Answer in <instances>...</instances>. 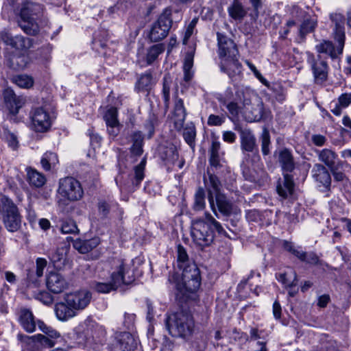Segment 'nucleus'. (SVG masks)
Returning a JSON list of instances; mask_svg holds the SVG:
<instances>
[{
	"mask_svg": "<svg viewBox=\"0 0 351 351\" xmlns=\"http://www.w3.org/2000/svg\"><path fill=\"white\" fill-rule=\"evenodd\" d=\"M317 26V21L314 19H306L304 20V22L300 25V34L302 38L310 33L314 31L315 27Z\"/></svg>",
	"mask_w": 351,
	"mask_h": 351,
	"instance_id": "50",
	"label": "nucleus"
},
{
	"mask_svg": "<svg viewBox=\"0 0 351 351\" xmlns=\"http://www.w3.org/2000/svg\"><path fill=\"white\" fill-rule=\"evenodd\" d=\"M14 82L19 87L29 88L33 85V80L26 75H19L13 78Z\"/></svg>",
	"mask_w": 351,
	"mask_h": 351,
	"instance_id": "53",
	"label": "nucleus"
},
{
	"mask_svg": "<svg viewBox=\"0 0 351 351\" xmlns=\"http://www.w3.org/2000/svg\"><path fill=\"white\" fill-rule=\"evenodd\" d=\"M58 192L62 197L70 202L77 201L84 195L80 182L73 177L60 179Z\"/></svg>",
	"mask_w": 351,
	"mask_h": 351,
	"instance_id": "7",
	"label": "nucleus"
},
{
	"mask_svg": "<svg viewBox=\"0 0 351 351\" xmlns=\"http://www.w3.org/2000/svg\"><path fill=\"white\" fill-rule=\"evenodd\" d=\"M145 167V160L143 159L134 168L136 184H138L144 178V169Z\"/></svg>",
	"mask_w": 351,
	"mask_h": 351,
	"instance_id": "58",
	"label": "nucleus"
},
{
	"mask_svg": "<svg viewBox=\"0 0 351 351\" xmlns=\"http://www.w3.org/2000/svg\"><path fill=\"white\" fill-rule=\"evenodd\" d=\"M165 50L163 44H157L152 46L148 50L146 56V61L148 64L154 62L158 56Z\"/></svg>",
	"mask_w": 351,
	"mask_h": 351,
	"instance_id": "45",
	"label": "nucleus"
},
{
	"mask_svg": "<svg viewBox=\"0 0 351 351\" xmlns=\"http://www.w3.org/2000/svg\"><path fill=\"white\" fill-rule=\"evenodd\" d=\"M319 259L317 255L314 252H306V260H304L303 262H306V263L311 265H317L319 263Z\"/></svg>",
	"mask_w": 351,
	"mask_h": 351,
	"instance_id": "63",
	"label": "nucleus"
},
{
	"mask_svg": "<svg viewBox=\"0 0 351 351\" xmlns=\"http://www.w3.org/2000/svg\"><path fill=\"white\" fill-rule=\"evenodd\" d=\"M278 161L282 169L285 171L291 172L295 169V162L292 154L286 148L279 152Z\"/></svg>",
	"mask_w": 351,
	"mask_h": 351,
	"instance_id": "33",
	"label": "nucleus"
},
{
	"mask_svg": "<svg viewBox=\"0 0 351 351\" xmlns=\"http://www.w3.org/2000/svg\"><path fill=\"white\" fill-rule=\"evenodd\" d=\"M339 104L342 108H346L351 104V93L342 94L339 97Z\"/></svg>",
	"mask_w": 351,
	"mask_h": 351,
	"instance_id": "61",
	"label": "nucleus"
},
{
	"mask_svg": "<svg viewBox=\"0 0 351 351\" xmlns=\"http://www.w3.org/2000/svg\"><path fill=\"white\" fill-rule=\"evenodd\" d=\"M153 85V78L150 73L143 74L136 84L138 92H148Z\"/></svg>",
	"mask_w": 351,
	"mask_h": 351,
	"instance_id": "39",
	"label": "nucleus"
},
{
	"mask_svg": "<svg viewBox=\"0 0 351 351\" xmlns=\"http://www.w3.org/2000/svg\"><path fill=\"white\" fill-rule=\"evenodd\" d=\"M191 236L195 243L202 247L209 245L214 240L213 231L209 229L208 225L203 220H197L194 223Z\"/></svg>",
	"mask_w": 351,
	"mask_h": 351,
	"instance_id": "9",
	"label": "nucleus"
},
{
	"mask_svg": "<svg viewBox=\"0 0 351 351\" xmlns=\"http://www.w3.org/2000/svg\"><path fill=\"white\" fill-rule=\"evenodd\" d=\"M171 25V12L165 10L152 26L149 34L151 41L158 42L166 38Z\"/></svg>",
	"mask_w": 351,
	"mask_h": 351,
	"instance_id": "8",
	"label": "nucleus"
},
{
	"mask_svg": "<svg viewBox=\"0 0 351 351\" xmlns=\"http://www.w3.org/2000/svg\"><path fill=\"white\" fill-rule=\"evenodd\" d=\"M219 101L226 106L231 115L237 117L240 112L242 113L243 98L241 100L239 99L236 95L234 96L232 95L230 90H227L225 97Z\"/></svg>",
	"mask_w": 351,
	"mask_h": 351,
	"instance_id": "24",
	"label": "nucleus"
},
{
	"mask_svg": "<svg viewBox=\"0 0 351 351\" xmlns=\"http://www.w3.org/2000/svg\"><path fill=\"white\" fill-rule=\"evenodd\" d=\"M61 232L63 234H77L79 229L77 228L75 221L69 219L62 222Z\"/></svg>",
	"mask_w": 351,
	"mask_h": 351,
	"instance_id": "51",
	"label": "nucleus"
},
{
	"mask_svg": "<svg viewBox=\"0 0 351 351\" xmlns=\"http://www.w3.org/2000/svg\"><path fill=\"white\" fill-rule=\"evenodd\" d=\"M186 113L182 99L176 98L173 117H171L174 127L177 130L183 128L182 136L186 143L192 148L195 146L196 130L193 123H188L183 128Z\"/></svg>",
	"mask_w": 351,
	"mask_h": 351,
	"instance_id": "4",
	"label": "nucleus"
},
{
	"mask_svg": "<svg viewBox=\"0 0 351 351\" xmlns=\"http://www.w3.org/2000/svg\"><path fill=\"white\" fill-rule=\"evenodd\" d=\"M217 40L219 47V57L220 60L229 57L237 56L239 51L235 43L232 40L228 38L226 36L217 33Z\"/></svg>",
	"mask_w": 351,
	"mask_h": 351,
	"instance_id": "16",
	"label": "nucleus"
},
{
	"mask_svg": "<svg viewBox=\"0 0 351 351\" xmlns=\"http://www.w3.org/2000/svg\"><path fill=\"white\" fill-rule=\"evenodd\" d=\"M47 266V261L38 258L36 266L27 269V280L29 282L36 283L37 280L43 275V271Z\"/></svg>",
	"mask_w": 351,
	"mask_h": 351,
	"instance_id": "28",
	"label": "nucleus"
},
{
	"mask_svg": "<svg viewBox=\"0 0 351 351\" xmlns=\"http://www.w3.org/2000/svg\"><path fill=\"white\" fill-rule=\"evenodd\" d=\"M214 200L215 208L223 216L229 217L236 213V207L223 193H217L214 196Z\"/></svg>",
	"mask_w": 351,
	"mask_h": 351,
	"instance_id": "25",
	"label": "nucleus"
},
{
	"mask_svg": "<svg viewBox=\"0 0 351 351\" xmlns=\"http://www.w3.org/2000/svg\"><path fill=\"white\" fill-rule=\"evenodd\" d=\"M5 228L11 232H16L21 228V215L20 213L2 218Z\"/></svg>",
	"mask_w": 351,
	"mask_h": 351,
	"instance_id": "38",
	"label": "nucleus"
},
{
	"mask_svg": "<svg viewBox=\"0 0 351 351\" xmlns=\"http://www.w3.org/2000/svg\"><path fill=\"white\" fill-rule=\"evenodd\" d=\"M84 325L86 326V329L84 330L85 336H93V329L96 326L95 324L90 319H86L84 322Z\"/></svg>",
	"mask_w": 351,
	"mask_h": 351,
	"instance_id": "62",
	"label": "nucleus"
},
{
	"mask_svg": "<svg viewBox=\"0 0 351 351\" xmlns=\"http://www.w3.org/2000/svg\"><path fill=\"white\" fill-rule=\"evenodd\" d=\"M308 62L311 66L315 83L322 84L324 82L327 80L328 73L326 61L322 59L319 54L317 58L313 55L309 56Z\"/></svg>",
	"mask_w": 351,
	"mask_h": 351,
	"instance_id": "14",
	"label": "nucleus"
},
{
	"mask_svg": "<svg viewBox=\"0 0 351 351\" xmlns=\"http://www.w3.org/2000/svg\"><path fill=\"white\" fill-rule=\"evenodd\" d=\"M19 210L13 201L6 196L0 198V215L1 218L19 214Z\"/></svg>",
	"mask_w": 351,
	"mask_h": 351,
	"instance_id": "29",
	"label": "nucleus"
},
{
	"mask_svg": "<svg viewBox=\"0 0 351 351\" xmlns=\"http://www.w3.org/2000/svg\"><path fill=\"white\" fill-rule=\"evenodd\" d=\"M225 120L226 116L223 114L221 115L212 114L208 118L207 124L209 126H220L225 122Z\"/></svg>",
	"mask_w": 351,
	"mask_h": 351,
	"instance_id": "57",
	"label": "nucleus"
},
{
	"mask_svg": "<svg viewBox=\"0 0 351 351\" xmlns=\"http://www.w3.org/2000/svg\"><path fill=\"white\" fill-rule=\"evenodd\" d=\"M330 20L335 23V28L333 35H336L337 38L341 39H346L344 31V16L340 13H332L330 15Z\"/></svg>",
	"mask_w": 351,
	"mask_h": 351,
	"instance_id": "35",
	"label": "nucleus"
},
{
	"mask_svg": "<svg viewBox=\"0 0 351 351\" xmlns=\"http://www.w3.org/2000/svg\"><path fill=\"white\" fill-rule=\"evenodd\" d=\"M205 221L208 225L209 229L215 230L219 234L228 237L227 232L221 224L217 221L209 213H205Z\"/></svg>",
	"mask_w": 351,
	"mask_h": 351,
	"instance_id": "43",
	"label": "nucleus"
},
{
	"mask_svg": "<svg viewBox=\"0 0 351 351\" xmlns=\"http://www.w3.org/2000/svg\"><path fill=\"white\" fill-rule=\"evenodd\" d=\"M228 13L235 20H241L246 15V12L243 5L237 1L228 8Z\"/></svg>",
	"mask_w": 351,
	"mask_h": 351,
	"instance_id": "44",
	"label": "nucleus"
},
{
	"mask_svg": "<svg viewBox=\"0 0 351 351\" xmlns=\"http://www.w3.org/2000/svg\"><path fill=\"white\" fill-rule=\"evenodd\" d=\"M42 8L40 5L27 2L21 10V20L19 25L27 34L36 35L39 32V26L35 21L34 16L38 14Z\"/></svg>",
	"mask_w": 351,
	"mask_h": 351,
	"instance_id": "5",
	"label": "nucleus"
},
{
	"mask_svg": "<svg viewBox=\"0 0 351 351\" xmlns=\"http://www.w3.org/2000/svg\"><path fill=\"white\" fill-rule=\"evenodd\" d=\"M160 157L168 169L177 165L182 169L184 165V160L179 159V154L175 145L169 143L167 145H161L159 149Z\"/></svg>",
	"mask_w": 351,
	"mask_h": 351,
	"instance_id": "12",
	"label": "nucleus"
},
{
	"mask_svg": "<svg viewBox=\"0 0 351 351\" xmlns=\"http://www.w3.org/2000/svg\"><path fill=\"white\" fill-rule=\"evenodd\" d=\"M26 63L23 56H14L10 60L9 66L14 70L23 69Z\"/></svg>",
	"mask_w": 351,
	"mask_h": 351,
	"instance_id": "55",
	"label": "nucleus"
},
{
	"mask_svg": "<svg viewBox=\"0 0 351 351\" xmlns=\"http://www.w3.org/2000/svg\"><path fill=\"white\" fill-rule=\"evenodd\" d=\"M311 175L315 182L319 186L330 190L331 185V176L326 167L321 163H315L312 169Z\"/></svg>",
	"mask_w": 351,
	"mask_h": 351,
	"instance_id": "20",
	"label": "nucleus"
},
{
	"mask_svg": "<svg viewBox=\"0 0 351 351\" xmlns=\"http://www.w3.org/2000/svg\"><path fill=\"white\" fill-rule=\"evenodd\" d=\"M36 342L39 343L42 346L45 348L53 347L56 343L45 335L38 334L35 335Z\"/></svg>",
	"mask_w": 351,
	"mask_h": 351,
	"instance_id": "56",
	"label": "nucleus"
},
{
	"mask_svg": "<svg viewBox=\"0 0 351 351\" xmlns=\"http://www.w3.org/2000/svg\"><path fill=\"white\" fill-rule=\"evenodd\" d=\"M100 243L97 237L88 240H75L73 243V247L82 254H86L95 248Z\"/></svg>",
	"mask_w": 351,
	"mask_h": 351,
	"instance_id": "34",
	"label": "nucleus"
},
{
	"mask_svg": "<svg viewBox=\"0 0 351 351\" xmlns=\"http://www.w3.org/2000/svg\"><path fill=\"white\" fill-rule=\"evenodd\" d=\"M316 153L319 160L323 162L329 169L337 164L335 160L337 158V154L333 150L323 149L322 150H317Z\"/></svg>",
	"mask_w": 351,
	"mask_h": 351,
	"instance_id": "36",
	"label": "nucleus"
},
{
	"mask_svg": "<svg viewBox=\"0 0 351 351\" xmlns=\"http://www.w3.org/2000/svg\"><path fill=\"white\" fill-rule=\"evenodd\" d=\"M46 285L47 289L53 293H60L69 287L64 277L56 271H50L47 274Z\"/></svg>",
	"mask_w": 351,
	"mask_h": 351,
	"instance_id": "21",
	"label": "nucleus"
},
{
	"mask_svg": "<svg viewBox=\"0 0 351 351\" xmlns=\"http://www.w3.org/2000/svg\"><path fill=\"white\" fill-rule=\"evenodd\" d=\"M134 280V271L130 264L125 263L123 260H118L117 271L112 273L110 281L95 282L93 288L98 293H108L117 290L121 285H130Z\"/></svg>",
	"mask_w": 351,
	"mask_h": 351,
	"instance_id": "2",
	"label": "nucleus"
},
{
	"mask_svg": "<svg viewBox=\"0 0 351 351\" xmlns=\"http://www.w3.org/2000/svg\"><path fill=\"white\" fill-rule=\"evenodd\" d=\"M3 135L8 141L9 146H10L12 149H16L18 145V141L15 134L5 130L3 132Z\"/></svg>",
	"mask_w": 351,
	"mask_h": 351,
	"instance_id": "59",
	"label": "nucleus"
},
{
	"mask_svg": "<svg viewBox=\"0 0 351 351\" xmlns=\"http://www.w3.org/2000/svg\"><path fill=\"white\" fill-rule=\"evenodd\" d=\"M3 99L5 108L12 114H16L23 106L25 100L21 96L16 95L12 89L8 88L3 92Z\"/></svg>",
	"mask_w": 351,
	"mask_h": 351,
	"instance_id": "18",
	"label": "nucleus"
},
{
	"mask_svg": "<svg viewBox=\"0 0 351 351\" xmlns=\"http://www.w3.org/2000/svg\"><path fill=\"white\" fill-rule=\"evenodd\" d=\"M205 207V193L202 188H199L195 195L193 208L195 210H201Z\"/></svg>",
	"mask_w": 351,
	"mask_h": 351,
	"instance_id": "52",
	"label": "nucleus"
},
{
	"mask_svg": "<svg viewBox=\"0 0 351 351\" xmlns=\"http://www.w3.org/2000/svg\"><path fill=\"white\" fill-rule=\"evenodd\" d=\"M171 78L169 74L165 75L163 78L162 97L165 101V108L167 110L169 108L170 100V86Z\"/></svg>",
	"mask_w": 351,
	"mask_h": 351,
	"instance_id": "47",
	"label": "nucleus"
},
{
	"mask_svg": "<svg viewBox=\"0 0 351 351\" xmlns=\"http://www.w3.org/2000/svg\"><path fill=\"white\" fill-rule=\"evenodd\" d=\"M193 53H187L184 62V80L185 82H190L193 77V72L191 69L193 65Z\"/></svg>",
	"mask_w": 351,
	"mask_h": 351,
	"instance_id": "40",
	"label": "nucleus"
},
{
	"mask_svg": "<svg viewBox=\"0 0 351 351\" xmlns=\"http://www.w3.org/2000/svg\"><path fill=\"white\" fill-rule=\"evenodd\" d=\"M178 267L182 270V285L176 284V288L182 292L186 290L194 292L201 285L200 272L197 266L189 259L188 254L183 246H178Z\"/></svg>",
	"mask_w": 351,
	"mask_h": 351,
	"instance_id": "1",
	"label": "nucleus"
},
{
	"mask_svg": "<svg viewBox=\"0 0 351 351\" xmlns=\"http://www.w3.org/2000/svg\"><path fill=\"white\" fill-rule=\"evenodd\" d=\"M165 324L171 336L184 339L192 335L195 327L193 316L186 311H180L169 315Z\"/></svg>",
	"mask_w": 351,
	"mask_h": 351,
	"instance_id": "3",
	"label": "nucleus"
},
{
	"mask_svg": "<svg viewBox=\"0 0 351 351\" xmlns=\"http://www.w3.org/2000/svg\"><path fill=\"white\" fill-rule=\"evenodd\" d=\"M1 38L5 45L10 46L17 51H27L33 46L32 38L21 35L13 36L4 32L1 33Z\"/></svg>",
	"mask_w": 351,
	"mask_h": 351,
	"instance_id": "13",
	"label": "nucleus"
},
{
	"mask_svg": "<svg viewBox=\"0 0 351 351\" xmlns=\"http://www.w3.org/2000/svg\"><path fill=\"white\" fill-rule=\"evenodd\" d=\"M31 119L34 130L38 132L47 131L51 125L49 114L43 108H34L31 112Z\"/></svg>",
	"mask_w": 351,
	"mask_h": 351,
	"instance_id": "15",
	"label": "nucleus"
},
{
	"mask_svg": "<svg viewBox=\"0 0 351 351\" xmlns=\"http://www.w3.org/2000/svg\"><path fill=\"white\" fill-rule=\"evenodd\" d=\"M54 310L57 318L60 321H66L74 317L77 314L73 308L67 304L64 296L63 298V301L56 304Z\"/></svg>",
	"mask_w": 351,
	"mask_h": 351,
	"instance_id": "27",
	"label": "nucleus"
},
{
	"mask_svg": "<svg viewBox=\"0 0 351 351\" xmlns=\"http://www.w3.org/2000/svg\"><path fill=\"white\" fill-rule=\"evenodd\" d=\"M276 189L278 195L283 198H287L289 195H292L294 189L292 176L285 174L283 180L278 182Z\"/></svg>",
	"mask_w": 351,
	"mask_h": 351,
	"instance_id": "31",
	"label": "nucleus"
},
{
	"mask_svg": "<svg viewBox=\"0 0 351 351\" xmlns=\"http://www.w3.org/2000/svg\"><path fill=\"white\" fill-rule=\"evenodd\" d=\"M19 322L27 332H32L35 330L36 323L30 311L25 308L21 309L19 315Z\"/></svg>",
	"mask_w": 351,
	"mask_h": 351,
	"instance_id": "32",
	"label": "nucleus"
},
{
	"mask_svg": "<svg viewBox=\"0 0 351 351\" xmlns=\"http://www.w3.org/2000/svg\"><path fill=\"white\" fill-rule=\"evenodd\" d=\"M334 39L338 43L336 47L331 41L324 40L319 44L316 45L315 49L319 53H326L332 59L337 58L343 53L345 39L341 40L337 38L336 35H334Z\"/></svg>",
	"mask_w": 351,
	"mask_h": 351,
	"instance_id": "17",
	"label": "nucleus"
},
{
	"mask_svg": "<svg viewBox=\"0 0 351 351\" xmlns=\"http://www.w3.org/2000/svg\"><path fill=\"white\" fill-rule=\"evenodd\" d=\"M261 149L262 152L264 155H268L269 154V144H270V135L267 128H263L261 136Z\"/></svg>",
	"mask_w": 351,
	"mask_h": 351,
	"instance_id": "54",
	"label": "nucleus"
},
{
	"mask_svg": "<svg viewBox=\"0 0 351 351\" xmlns=\"http://www.w3.org/2000/svg\"><path fill=\"white\" fill-rule=\"evenodd\" d=\"M223 183L225 187L229 191L234 193L238 192L237 187L236 186V176L234 173H231L230 170H227V173L225 176Z\"/></svg>",
	"mask_w": 351,
	"mask_h": 351,
	"instance_id": "49",
	"label": "nucleus"
},
{
	"mask_svg": "<svg viewBox=\"0 0 351 351\" xmlns=\"http://www.w3.org/2000/svg\"><path fill=\"white\" fill-rule=\"evenodd\" d=\"M25 171L26 180L30 186L36 189H40L46 184V176L36 169L27 167L25 169Z\"/></svg>",
	"mask_w": 351,
	"mask_h": 351,
	"instance_id": "26",
	"label": "nucleus"
},
{
	"mask_svg": "<svg viewBox=\"0 0 351 351\" xmlns=\"http://www.w3.org/2000/svg\"><path fill=\"white\" fill-rule=\"evenodd\" d=\"M38 328L40 330L50 339H53L55 343H57V340L61 337L60 333L53 328L47 326L42 322H39Z\"/></svg>",
	"mask_w": 351,
	"mask_h": 351,
	"instance_id": "48",
	"label": "nucleus"
},
{
	"mask_svg": "<svg viewBox=\"0 0 351 351\" xmlns=\"http://www.w3.org/2000/svg\"><path fill=\"white\" fill-rule=\"evenodd\" d=\"M343 167V163L341 161H339L336 165L330 168V171L334 178V180L337 182H343L348 180Z\"/></svg>",
	"mask_w": 351,
	"mask_h": 351,
	"instance_id": "46",
	"label": "nucleus"
},
{
	"mask_svg": "<svg viewBox=\"0 0 351 351\" xmlns=\"http://www.w3.org/2000/svg\"><path fill=\"white\" fill-rule=\"evenodd\" d=\"M221 71L226 73L230 78L240 76L242 73V66L237 56L229 57L220 60Z\"/></svg>",
	"mask_w": 351,
	"mask_h": 351,
	"instance_id": "23",
	"label": "nucleus"
},
{
	"mask_svg": "<svg viewBox=\"0 0 351 351\" xmlns=\"http://www.w3.org/2000/svg\"><path fill=\"white\" fill-rule=\"evenodd\" d=\"M311 140L314 145L319 147L323 146L326 141V137L321 134L313 135Z\"/></svg>",
	"mask_w": 351,
	"mask_h": 351,
	"instance_id": "64",
	"label": "nucleus"
},
{
	"mask_svg": "<svg viewBox=\"0 0 351 351\" xmlns=\"http://www.w3.org/2000/svg\"><path fill=\"white\" fill-rule=\"evenodd\" d=\"M117 117L118 110L115 107L109 108L104 116L108 133L110 136L113 138L118 136L122 126L119 123Z\"/></svg>",
	"mask_w": 351,
	"mask_h": 351,
	"instance_id": "19",
	"label": "nucleus"
},
{
	"mask_svg": "<svg viewBox=\"0 0 351 351\" xmlns=\"http://www.w3.org/2000/svg\"><path fill=\"white\" fill-rule=\"evenodd\" d=\"M197 19H194L191 21V22L188 25L186 30L185 32L184 37L183 39V43L186 44L187 40L191 36L193 33L194 28L197 24Z\"/></svg>",
	"mask_w": 351,
	"mask_h": 351,
	"instance_id": "60",
	"label": "nucleus"
},
{
	"mask_svg": "<svg viewBox=\"0 0 351 351\" xmlns=\"http://www.w3.org/2000/svg\"><path fill=\"white\" fill-rule=\"evenodd\" d=\"M132 146L131 152L136 156H141L143 152V137L140 132H135L132 136Z\"/></svg>",
	"mask_w": 351,
	"mask_h": 351,
	"instance_id": "41",
	"label": "nucleus"
},
{
	"mask_svg": "<svg viewBox=\"0 0 351 351\" xmlns=\"http://www.w3.org/2000/svg\"><path fill=\"white\" fill-rule=\"evenodd\" d=\"M241 144L242 149L248 152H253L256 149L255 136L248 130L241 132Z\"/></svg>",
	"mask_w": 351,
	"mask_h": 351,
	"instance_id": "37",
	"label": "nucleus"
},
{
	"mask_svg": "<svg viewBox=\"0 0 351 351\" xmlns=\"http://www.w3.org/2000/svg\"><path fill=\"white\" fill-rule=\"evenodd\" d=\"M237 97L242 101V114L248 122L259 121L264 117V108L262 102L251 104V100L247 94L243 91L236 92Z\"/></svg>",
	"mask_w": 351,
	"mask_h": 351,
	"instance_id": "6",
	"label": "nucleus"
},
{
	"mask_svg": "<svg viewBox=\"0 0 351 351\" xmlns=\"http://www.w3.org/2000/svg\"><path fill=\"white\" fill-rule=\"evenodd\" d=\"M279 280L286 287H295L298 283L296 272L293 269H289L287 271L280 274Z\"/></svg>",
	"mask_w": 351,
	"mask_h": 351,
	"instance_id": "42",
	"label": "nucleus"
},
{
	"mask_svg": "<svg viewBox=\"0 0 351 351\" xmlns=\"http://www.w3.org/2000/svg\"><path fill=\"white\" fill-rule=\"evenodd\" d=\"M220 143L218 141H213L211 147L208 151L209 158L208 162L210 166L207 169L212 170H217V169L222 167L220 162L219 150H220Z\"/></svg>",
	"mask_w": 351,
	"mask_h": 351,
	"instance_id": "30",
	"label": "nucleus"
},
{
	"mask_svg": "<svg viewBox=\"0 0 351 351\" xmlns=\"http://www.w3.org/2000/svg\"><path fill=\"white\" fill-rule=\"evenodd\" d=\"M215 171L207 169V176L204 177V184L208 191V199L212 211L218 217L215 205L214 196L220 192L221 183L219 178L215 174Z\"/></svg>",
	"mask_w": 351,
	"mask_h": 351,
	"instance_id": "10",
	"label": "nucleus"
},
{
	"mask_svg": "<svg viewBox=\"0 0 351 351\" xmlns=\"http://www.w3.org/2000/svg\"><path fill=\"white\" fill-rule=\"evenodd\" d=\"M136 346V340L130 332H123L117 334L114 344L115 351H134Z\"/></svg>",
	"mask_w": 351,
	"mask_h": 351,
	"instance_id": "22",
	"label": "nucleus"
},
{
	"mask_svg": "<svg viewBox=\"0 0 351 351\" xmlns=\"http://www.w3.org/2000/svg\"><path fill=\"white\" fill-rule=\"evenodd\" d=\"M64 296L67 304L73 308L77 313L86 308L92 298L90 292L85 289L70 292Z\"/></svg>",
	"mask_w": 351,
	"mask_h": 351,
	"instance_id": "11",
	"label": "nucleus"
}]
</instances>
